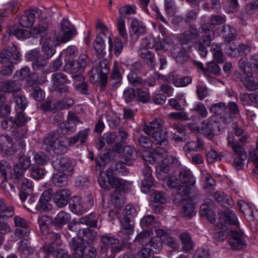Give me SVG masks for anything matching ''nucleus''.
Masks as SVG:
<instances>
[{"instance_id":"obj_1","label":"nucleus","mask_w":258,"mask_h":258,"mask_svg":"<svg viewBox=\"0 0 258 258\" xmlns=\"http://www.w3.org/2000/svg\"><path fill=\"white\" fill-rule=\"evenodd\" d=\"M59 36L53 34L45 39L42 45V51L44 55L48 59H50L56 52L55 47L59 42L66 43L72 39L76 35L77 31L73 25L67 20L63 18L60 22Z\"/></svg>"},{"instance_id":"obj_2","label":"nucleus","mask_w":258,"mask_h":258,"mask_svg":"<svg viewBox=\"0 0 258 258\" xmlns=\"http://www.w3.org/2000/svg\"><path fill=\"white\" fill-rule=\"evenodd\" d=\"M141 156L146 162L151 164H158L156 172L158 179L164 180L168 177L170 166L166 159L167 153L163 148L157 147L152 151H144L142 152Z\"/></svg>"},{"instance_id":"obj_3","label":"nucleus","mask_w":258,"mask_h":258,"mask_svg":"<svg viewBox=\"0 0 258 258\" xmlns=\"http://www.w3.org/2000/svg\"><path fill=\"white\" fill-rule=\"evenodd\" d=\"M164 122L160 118H155L145 124L143 131L152 137L157 145H161L166 141V132L163 130Z\"/></svg>"},{"instance_id":"obj_4","label":"nucleus","mask_w":258,"mask_h":258,"mask_svg":"<svg viewBox=\"0 0 258 258\" xmlns=\"http://www.w3.org/2000/svg\"><path fill=\"white\" fill-rule=\"evenodd\" d=\"M227 141V146L232 149L234 155L237 156L234 158L233 165L236 170H239L243 167L244 161L247 157L245 149L239 145L232 134H228Z\"/></svg>"},{"instance_id":"obj_5","label":"nucleus","mask_w":258,"mask_h":258,"mask_svg":"<svg viewBox=\"0 0 258 258\" xmlns=\"http://www.w3.org/2000/svg\"><path fill=\"white\" fill-rule=\"evenodd\" d=\"M215 216V215H213ZM210 222L215 226H224L231 229V226L237 227L239 223L236 214L229 209L225 211H220L218 213V217H212L208 216Z\"/></svg>"},{"instance_id":"obj_6","label":"nucleus","mask_w":258,"mask_h":258,"mask_svg":"<svg viewBox=\"0 0 258 258\" xmlns=\"http://www.w3.org/2000/svg\"><path fill=\"white\" fill-rule=\"evenodd\" d=\"M100 241L102 250L106 252L107 250L110 248L111 252L113 255L109 256V258H114L115 254L122 250L124 247L123 245L119 243V239L115 238L114 236L107 235H102L100 237Z\"/></svg>"},{"instance_id":"obj_7","label":"nucleus","mask_w":258,"mask_h":258,"mask_svg":"<svg viewBox=\"0 0 258 258\" xmlns=\"http://www.w3.org/2000/svg\"><path fill=\"white\" fill-rule=\"evenodd\" d=\"M52 87L54 91L59 93H65L69 92V89L67 84L70 81L67 75L61 72H55L51 75Z\"/></svg>"},{"instance_id":"obj_8","label":"nucleus","mask_w":258,"mask_h":258,"mask_svg":"<svg viewBox=\"0 0 258 258\" xmlns=\"http://www.w3.org/2000/svg\"><path fill=\"white\" fill-rule=\"evenodd\" d=\"M228 244L233 250H241L247 245L246 236L243 232L237 230H230Z\"/></svg>"},{"instance_id":"obj_9","label":"nucleus","mask_w":258,"mask_h":258,"mask_svg":"<svg viewBox=\"0 0 258 258\" xmlns=\"http://www.w3.org/2000/svg\"><path fill=\"white\" fill-rule=\"evenodd\" d=\"M21 57V55L17 47L13 45L12 47H8L0 52V63H17L20 61Z\"/></svg>"},{"instance_id":"obj_10","label":"nucleus","mask_w":258,"mask_h":258,"mask_svg":"<svg viewBox=\"0 0 258 258\" xmlns=\"http://www.w3.org/2000/svg\"><path fill=\"white\" fill-rule=\"evenodd\" d=\"M27 59L32 62L33 69L35 71L43 69L48 63V59L41 55L38 49L30 51L27 55Z\"/></svg>"},{"instance_id":"obj_11","label":"nucleus","mask_w":258,"mask_h":258,"mask_svg":"<svg viewBox=\"0 0 258 258\" xmlns=\"http://www.w3.org/2000/svg\"><path fill=\"white\" fill-rule=\"evenodd\" d=\"M51 164L55 170L60 173L72 174L73 165L68 158L57 157L52 160Z\"/></svg>"},{"instance_id":"obj_12","label":"nucleus","mask_w":258,"mask_h":258,"mask_svg":"<svg viewBox=\"0 0 258 258\" xmlns=\"http://www.w3.org/2000/svg\"><path fill=\"white\" fill-rule=\"evenodd\" d=\"M93 206V201L89 199V206L86 207L81 198L79 197H74L70 203V209L74 213L77 215H82L86 212L87 209Z\"/></svg>"},{"instance_id":"obj_13","label":"nucleus","mask_w":258,"mask_h":258,"mask_svg":"<svg viewBox=\"0 0 258 258\" xmlns=\"http://www.w3.org/2000/svg\"><path fill=\"white\" fill-rule=\"evenodd\" d=\"M132 219L123 216L121 221L122 229L119 232V235L124 243L128 242L130 236L134 233L133 226L131 223Z\"/></svg>"},{"instance_id":"obj_14","label":"nucleus","mask_w":258,"mask_h":258,"mask_svg":"<svg viewBox=\"0 0 258 258\" xmlns=\"http://www.w3.org/2000/svg\"><path fill=\"white\" fill-rule=\"evenodd\" d=\"M39 15L40 10L38 9H32L25 11L20 19V25L23 27L31 26L33 24L36 17Z\"/></svg>"},{"instance_id":"obj_15","label":"nucleus","mask_w":258,"mask_h":258,"mask_svg":"<svg viewBox=\"0 0 258 258\" xmlns=\"http://www.w3.org/2000/svg\"><path fill=\"white\" fill-rule=\"evenodd\" d=\"M108 39L109 43V48L112 47V42L110 37L104 38L100 36H97L93 44V47L95 52L99 57H103L106 54L105 41Z\"/></svg>"},{"instance_id":"obj_16","label":"nucleus","mask_w":258,"mask_h":258,"mask_svg":"<svg viewBox=\"0 0 258 258\" xmlns=\"http://www.w3.org/2000/svg\"><path fill=\"white\" fill-rule=\"evenodd\" d=\"M0 151L4 152L8 155L15 152L13 139L7 134L0 136Z\"/></svg>"},{"instance_id":"obj_17","label":"nucleus","mask_w":258,"mask_h":258,"mask_svg":"<svg viewBox=\"0 0 258 258\" xmlns=\"http://www.w3.org/2000/svg\"><path fill=\"white\" fill-rule=\"evenodd\" d=\"M74 258H83L85 256L84 250L86 247L80 238H74L70 243Z\"/></svg>"},{"instance_id":"obj_18","label":"nucleus","mask_w":258,"mask_h":258,"mask_svg":"<svg viewBox=\"0 0 258 258\" xmlns=\"http://www.w3.org/2000/svg\"><path fill=\"white\" fill-rule=\"evenodd\" d=\"M80 224H86L90 227H95L97 225V218L94 213H91L87 216L81 217L78 221L74 222L73 221L68 226L70 230H73L74 226Z\"/></svg>"},{"instance_id":"obj_19","label":"nucleus","mask_w":258,"mask_h":258,"mask_svg":"<svg viewBox=\"0 0 258 258\" xmlns=\"http://www.w3.org/2000/svg\"><path fill=\"white\" fill-rule=\"evenodd\" d=\"M64 70L71 74H78L74 76V78H79L84 79L81 74L84 72V70L77 60L69 61L67 62L64 66Z\"/></svg>"},{"instance_id":"obj_20","label":"nucleus","mask_w":258,"mask_h":258,"mask_svg":"<svg viewBox=\"0 0 258 258\" xmlns=\"http://www.w3.org/2000/svg\"><path fill=\"white\" fill-rule=\"evenodd\" d=\"M60 137L58 131H54L50 132L46 135L44 140L43 145L46 146L48 150L51 149L53 151H55L56 149L58 148L56 146L57 143V139Z\"/></svg>"},{"instance_id":"obj_21","label":"nucleus","mask_w":258,"mask_h":258,"mask_svg":"<svg viewBox=\"0 0 258 258\" xmlns=\"http://www.w3.org/2000/svg\"><path fill=\"white\" fill-rule=\"evenodd\" d=\"M70 195L71 192L69 189H60L55 192L53 201L58 207L62 208L67 205Z\"/></svg>"},{"instance_id":"obj_22","label":"nucleus","mask_w":258,"mask_h":258,"mask_svg":"<svg viewBox=\"0 0 258 258\" xmlns=\"http://www.w3.org/2000/svg\"><path fill=\"white\" fill-rule=\"evenodd\" d=\"M171 52L176 61L179 64H183L191 60L184 48L174 46L172 48Z\"/></svg>"},{"instance_id":"obj_23","label":"nucleus","mask_w":258,"mask_h":258,"mask_svg":"<svg viewBox=\"0 0 258 258\" xmlns=\"http://www.w3.org/2000/svg\"><path fill=\"white\" fill-rule=\"evenodd\" d=\"M215 122L208 118L203 121L200 132L208 139L211 140L214 137V124Z\"/></svg>"},{"instance_id":"obj_24","label":"nucleus","mask_w":258,"mask_h":258,"mask_svg":"<svg viewBox=\"0 0 258 258\" xmlns=\"http://www.w3.org/2000/svg\"><path fill=\"white\" fill-rule=\"evenodd\" d=\"M213 197L220 205L228 208L232 207L234 205L231 197L222 191H215L213 194Z\"/></svg>"},{"instance_id":"obj_25","label":"nucleus","mask_w":258,"mask_h":258,"mask_svg":"<svg viewBox=\"0 0 258 258\" xmlns=\"http://www.w3.org/2000/svg\"><path fill=\"white\" fill-rule=\"evenodd\" d=\"M97 233L89 229H82L79 231L78 238H80L83 242H86L91 244L97 239Z\"/></svg>"},{"instance_id":"obj_26","label":"nucleus","mask_w":258,"mask_h":258,"mask_svg":"<svg viewBox=\"0 0 258 258\" xmlns=\"http://www.w3.org/2000/svg\"><path fill=\"white\" fill-rule=\"evenodd\" d=\"M20 89V85L15 80H7L0 82V90L4 92H17Z\"/></svg>"},{"instance_id":"obj_27","label":"nucleus","mask_w":258,"mask_h":258,"mask_svg":"<svg viewBox=\"0 0 258 258\" xmlns=\"http://www.w3.org/2000/svg\"><path fill=\"white\" fill-rule=\"evenodd\" d=\"M172 128V140L176 142H184L185 136L183 125L181 124H174Z\"/></svg>"},{"instance_id":"obj_28","label":"nucleus","mask_w":258,"mask_h":258,"mask_svg":"<svg viewBox=\"0 0 258 258\" xmlns=\"http://www.w3.org/2000/svg\"><path fill=\"white\" fill-rule=\"evenodd\" d=\"M47 28V23L41 21L38 25L30 29L31 36L34 38L43 37L46 35Z\"/></svg>"},{"instance_id":"obj_29","label":"nucleus","mask_w":258,"mask_h":258,"mask_svg":"<svg viewBox=\"0 0 258 258\" xmlns=\"http://www.w3.org/2000/svg\"><path fill=\"white\" fill-rule=\"evenodd\" d=\"M13 101L15 103L16 111H24L27 106L28 101L25 96L21 93L13 94Z\"/></svg>"},{"instance_id":"obj_30","label":"nucleus","mask_w":258,"mask_h":258,"mask_svg":"<svg viewBox=\"0 0 258 258\" xmlns=\"http://www.w3.org/2000/svg\"><path fill=\"white\" fill-rule=\"evenodd\" d=\"M179 238L182 244L181 250L187 252L194 248V245L189 233H182L179 235Z\"/></svg>"},{"instance_id":"obj_31","label":"nucleus","mask_w":258,"mask_h":258,"mask_svg":"<svg viewBox=\"0 0 258 258\" xmlns=\"http://www.w3.org/2000/svg\"><path fill=\"white\" fill-rule=\"evenodd\" d=\"M139 54L147 64L151 67L155 66V54L152 51L147 48H140L139 50Z\"/></svg>"},{"instance_id":"obj_32","label":"nucleus","mask_w":258,"mask_h":258,"mask_svg":"<svg viewBox=\"0 0 258 258\" xmlns=\"http://www.w3.org/2000/svg\"><path fill=\"white\" fill-rule=\"evenodd\" d=\"M89 132V128L80 131L76 135L69 138V143L71 145H74L79 142L81 144L85 143L87 139Z\"/></svg>"},{"instance_id":"obj_33","label":"nucleus","mask_w":258,"mask_h":258,"mask_svg":"<svg viewBox=\"0 0 258 258\" xmlns=\"http://www.w3.org/2000/svg\"><path fill=\"white\" fill-rule=\"evenodd\" d=\"M180 181L188 185H193L196 182V179L189 169L181 168L179 173Z\"/></svg>"},{"instance_id":"obj_34","label":"nucleus","mask_w":258,"mask_h":258,"mask_svg":"<svg viewBox=\"0 0 258 258\" xmlns=\"http://www.w3.org/2000/svg\"><path fill=\"white\" fill-rule=\"evenodd\" d=\"M131 29L133 34L135 35L137 38L145 33L146 31V26L144 23L137 19H133Z\"/></svg>"},{"instance_id":"obj_35","label":"nucleus","mask_w":258,"mask_h":258,"mask_svg":"<svg viewBox=\"0 0 258 258\" xmlns=\"http://www.w3.org/2000/svg\"><path fill=\"white\" fill-rule=\"evenodd\" d=\"M70 175L60 172L54 174L52 177V182L55 186H64L68 184V176Z\"/></svg>"},{"instance_id":"obj_36","label":"nucleus","mask_w":258,"mask_h":258,"mask_svg":"<svg viewBox=\"0 0 258 258\" xmlns=\"http://www.w3.org/2000/svg\"><path fill=\"white\" fill-rule=\"evenodd\" d=\"M137 154L134 149L131 146H125L123 150V159L124 163L131 165L132 161L136 159Z\"/></svg>"},{"instance_id":"obj_37","label":"nucleus","mask_w":258,"mask_h":258,"mask_svg":"<svg viewBox=\"0 0 258 258\" xmlns=\"http://www.w3.org/2000/svg\"><path fill=\"white\" fill-rule=\"evenodd\" d=\"M238 207L240 211L249 220L254 219L253 211L249 204L244 201H240L238 203Z\"/></svg>"},{"instance_id":"obj_38","label":"nucleus","mask_w":258,"mask_h":258,"mask_svg":"<svg viewBox=\"0 0 258 258\" xmlns=\"http://www.w3.org/2000/svg\"><path fill=\"white\" fill-rule=\"evenodd\" d=\"M240 80L248 90L252 91L258 89V82L254 80L252 74L243 76Z\"/></svg>"},{"instance_id":"obj_39","label":"nucleus","mask_w":258,"mask_h":258,"mask_svg":"<svg viewBox=\"0 0 258 258\" xmlns=\"http://www.w3.org/2000/svg\"><path fill=\"white\" fill-rule=\"evenodd\" d=\"M199 35L197 30L191 29L182 34L180 36V39L183 43H187L191 41H194L197 43L196 40Z\"/></svg>"},{"instance_id":"obj_40","label":"nucleus","mask_w":258,"mask_h":258,"mask_svg":"<svg viewBox=\"0 0 258 258\" xmlns=\"http://www.w3.org/2000/svg\"><path fill=\"white\" fill-rule=\"evenodd\" d=\"M196 213L195 206L191 201H185L183 203L181 214L183 217L191 218Z\"/></svg>"},{"instance_id":"obj_41","label":"nucleus","mask_w":258,"mask_h":258,"mask_svg":"<svg viewBox=\"0 0 258 258\" xmlns=\"http://www.w3.org/2000/svg\"><path fill=\"white\" fill-rule=\"evenodd\" d=\"M151 205L157 207L158 204H163L166 203L167 199L164 193L160 191H155L151 195Z\"/></svg>"},{"instance_id":"obj_42","label":"nucleus","mask_w":258,"mask_h":258,"mask_svg":"<svg viewBox=\"0 0 258 258\" xmlns=\"http://www.w3.org/2000/svg\"><path fill=\"white\" fill-rule=\"evenodd\" d=\"M112 204L117 209L121 208L125 204V198L123 195L119 190H115L111 197Z\"/></svg>"},{"instance_id":"obj_43","label":"nucleus","mask_w":258,"mask_h":258,"mask_svg":"<svg viewBox=\"0 0 258 258\" xmlns=\"http://www.w3.org/2000/svg\"><path fill=\"white\" fill-rule=\"evenodd\" d=\"M10 33L19 39H27L31 36L30 29H26L14 27L10 29Z\"/></svg>"},{"instance_id":"obj_44","label":"nucleus","mask_w":258,"mask_h":258,"mask_svg":"<svg viewBox=\"0 0 258 258\" xmlns=\"http://www.w3.org/2000/svg\"><path fill=\"white\" fill-rule=\"evenodd\" d=\"M111 79L114 81L113 82V85L115 87H118L121 84L122 76L120 72V69L118 64L114 62L112 71L111 72Z\"/></svg>"},{"instance_id":"obj_45","label":"nucleus","mask_w":258,"mask_h":258,"mask_svg":"<svg viewBox=\"0 0 258 258\" xmlns=\"http://www.w3.org/2000/svg\"><path fill=\"white\" fill-rule=\"evenodd\" d=\"M108 183L113 187L120 188L122 189H125L129 184L127 181L114 176L108 177Z\"/></svg>"},{"instance_id":"obj_46","label":"nucleus","mask_w":258,"mask_h":258,"mask_svg":"<svg viewBox=\"0 0 258 258\" xmlns=\"http://www.w3.org/2000/svg\"><path fill=\"white\" fill-rule=\"evenodd\" d=\"M116 138V133L114 132L106 133L103 134V136L99 138V149H102L104 145V141L107 144H112L115 141Z\"/></svg>"},{"instance_id":"obj_47","label":"nucleus","mask_w":258,"mask_h":258,"mask_svg":"<svg viewBox=\"0 0 258 258\" xmlns=\"http://www.w3.org/2000/svg\"><path fill=\"white\" fill-rule=\"evenodd\" d=\"M221 30L223 37L229 42L233 40L235 37L236 34L235 29L229 25L222 26L221 27Z\"/></svg>"},{"instance_id":"obj_48","label":"nucleus","mask_w":258,"mask_h":258,"mask_svg":"<svg viewBox=\"0 0 258 258\" xmlns=\"http://www.w3.org/2000/svg\"><path fill=\"white\" fill-rule=\"evenodd\" d=\"M18 251L24 257H26L32 254L34 250L30 246V243L27 239L21 240L19 242Z\"/></svg>"},{"instance_id":"obj_49","label":"nucleus","mask_w":258,"mask_h":258,"mask_svg":"<svg viewBox=\"0 0 258 258\" xmlns=\"http://www.w3.org/2000/svg\"><path fill=\"white\" fill-rule=\"evenodd\" d=\"M217 228L214 234V238L219 241H223L226 239L227 235L230 233V229L229 227L224 226H216Z\"/></svg>"},{"instance_id":"obj_50","label":"nucleus","mask_w":258,"mask_h":258,"mask_svg":"<svg viewBox=\"0 0 258 258\" xmlns=\"http://www.w3.org/2000/svg\"><path fill=\"white\" fill-rule=\"evenodd\" d=\"M127 79L131 85L134 87H141L146 84L142 78L138 76L136 73L131 72L127 75Z\"/></svg>"},{"instance_id":"obj_51","label":"nucleus","mask_w":258,"mask_h":258,"mask_svg":"<svg viewBox=\"0 0 258 258\" xmlns=\"http://www.w3.org/2000/svg\"><path fill=\"white\" fill-rule=\"evenodd\" d=\"M71 220V216L70 214L64 211L59 212L54 218L55 224L61 226L67 224Z\"/></svg>"},{"instance_id":"obj_52","label":"nucleus","mask_w":258,"mask_h":258,"mask_svg":"<svg viewBox=\"0 0 258 258\" xmlns=\"http://www.w3.org/2000/svg\"><path fill=\"white\" fill-rule=\"evenodd\" d=\"M148 245L151 247V251L156 253H159L162 250L163 247L161 239L159 237L151 238Z\"/></svg>"},{"instance_id":"obj_53","label":"nucleus","mask_w":258,"mask_h":258,"mask_svg":"<svg viewBox=\"0 0 258 258\" xmlns=\"http://www.w3.org/2000/svg\"><path fill=\"white\" fill-rule=\"evenodd\" d=\"M111 168L113 173L126 175L128 173L123 163L121 162H113L111 163Z\"/></svg>"},{"instance_id":"obj_54","label":"nucleus","mask_w":258,"mask_h":258,"mask_svg":"<svg viewBox=\"0 0 258 258\" xmlns=\"http://www.w3.org/2000/svg\"><path fill=\"white\" fill-rule=\"evenodd\" d=\"M11 171H12V168L10 164L6 160H1L0 172L5 179H7L12 176Z\"/></svg>"},{"instance_id":"obj_55","label":"nucleus","mask_w":258,"mask_h":258,"mask_svg":"<svg viewBox=\"0 0 258 258\" xmlns=\"http://www.w3.org/2000/svg\"><path fill=\"white\" fill-rule=\"evenodd\" d=\"M134 140L137 146L143 148L148 149L152 146V141L143 135H141L139 137L135 138Z\"/></svg>"},{"instance_id":"obj_56","label":"nucleus","mask_w":258,"mask_h":258,"mask_svg":"<svg viewBox=\"0 0 258 258\" xmlns=\"http://www.w3.org/2000/svg\"><path fill=\"white\" fill-rule=\"evenodd\" d=\"M15 183L17 184V186L19 188L20 190L26 191L28 192H32V183L28 178L23 177L19 180H17Z\"/></svg>"},{"instance_id":"obj_57","label":"nucleus","mask_w":258,"mask_h":258,"mask_svg":"<svg viewBox=\"0 0 258 258\" xmlns=\"http://www.w3.org/2000/svg\"><path fill=\"white\" fill-rule=\"evenodd\" d=\"M25 171L22 168L21 166L16 165L12 169V171H11L12 176H10L9 178H12L14 182L16 183L17 182V180L25 177L24 173Z\"/></svg>"},{"instance_id":"obj_58","label":"nucleus","mask_w":258,"mask_h":258,"mask_svg":"<svg viewBox=\"0 0 258 258\" xmlns=\"http://www.w3.org/2000/svg\"><path fill=\"white\" fill-rule=\"evenodd\" d=\"M59 129L62 134L70 135L76 131L77 127L74 123L67 121L60 123Z\"/></svg>"},{"instance_id":"obj_59","label":"nucleus","mask_w":258,"mask_h":258,"mask_svg":"<svg viewBox=\"0 0 258 258\" xmlns=\"http://www.w3.org/2000/svg\"><path fill=\"white\" fill-rule=\"evenodd\" d=\"M238 66L243 73V75H250L252 71V67L249 65L247 59L243 57L238 61Z\"/></svg>"},{"instance_id":"obj_60","label":"nucleus","mask_w":258,"mask_h":258,"mask_svg":"<svg viewBox=\"0 0 258 258\" xmlns=\"http://www.w3.org/2000/svg\"><path fill=\"white\" fill-rule=\"evenodd\" d=\"M211 51L213 52L214 59L219 63L223 62V56L220 45L218 44H212Z\"/></svg>"},{"instance_id":"obj_61","label":"nucleus","mask_w":258,"mask_h":258,"mask_svg":"<svg viewBox=\"0 0 258 258\" xmlns=\"http://www.w3.org/2000/svg\"><path fill=\"white\" fill-rule=\"evenodd\" d=\"M31 175L32 177L36 180L43 178L45 175V170L37 165H33L31 168Z\"/></svg>"},{"instance_id":"obj_62","label":"nucleus","mask_w":258,"mask_h":258,"mask_svg":"<svg viewBox=\"0 0 258 258\" xmlns=\"http://www.w3.org/2000/svg\"><path fill=\"white\" fill-rule=\"evenodd\" d=\"M150 235L147 232H141L138 234L134 240L135 244H141L142 245H148L150 241Z\"/></svg>"},{"instance_id":"obj_63","label":"nucleus","mask_w":258,"mask_h":258,"mask_svg":"<svg viewBox=\"0 0 258 258\" xmlns=\"http://www.w3.org/2000/svg\"><path fill=\"white\" fill-rule=\"evenodd\" d=\"M14 121L16 127L24 125L27 121V118L23 111H18Z\"/></svg>"},{"instance_id":"obj_64","label":"nucleus","mask_w":258,"mask_h":258,"mask_svg":"<svg viewBox=\"0 0 258 258\" xmlns=\"http://www.w3.org/2000/svg\"><path fill=\"white\" fill-rule=\"evenodd\" d=\"M31 229L30 226L23 227V228H17L15 229L14 234L16 237L20 239L29 236Z\"/></svg>"}]
</instances>
